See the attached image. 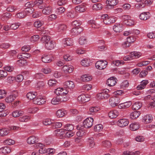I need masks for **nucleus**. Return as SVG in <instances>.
<instances>
[{
	"mask_svg": "<svg viewBox=\"0 0 155 155\" xmlns=\"http://www.w3.org/2000/svg\"><path fill=\"white\" fill-rule=\"evenodd\" d=\"M41 40L45 44V47L48 50H51L55 46V42L51 39V38L49 36H43Z\"/></svg>",
	"mask_w": 155,
	"mask_h": 155,
	"instance_id": "nucleus-1",
	"label": "nucleus"
},
{
	"mask_svg": "<svg viewBox=\"0 0 155 155\" xmlns=\"http://www.w3.org/2000/svg\"><path fill=\"white\" fill-rule=\"evenodd\" d=\"M108 62L105 60L98 61L95 63L96 67L99 70H103L106 67Z\"/></svg>",
	"mask_w": 155,
	"mask_h": 155,
	"instance_id": "nucleus-2",
	"label": "nucleus"
},
{
	"mask_svg": "<svg viewBox=\"0 0 155 155\" xmlns=\"http://www.w3.org/2000/svg\"><path fill=\"white\" fill-rule=\"evenodd\" d=\"M109 103L112 107L117 106L120 101V98L114 96L111 97L109 99Z\"/></svg>",
	"mask_w": 155,
	"mask_h": 155,
	"instance_id": "nucleus-3",
	"label": "nucleus"
},
{
	"mask_svg": "<svg viewBox=\"0 0 155 155\" xmlns=\"http://www.w3.org/2000/svg\"><path fill=\"white\" fill-rule=\"evenodd\" d=\"M93 119L92 117H90L87 118L83 122L84 127L86 128H90L93 125Z\"/></svg>",
	"mask_w": 155,
	"mask_h": 155,
	"instance_id": "nucleus-4",
	"label": "nucleus"
},
{
	"mask_svg": "<svg viewBox=\"0 0 155 155\" xmlns=\"http://www.w3.org/2000/svg\"><path fill=\"white\" fill-rule=\"evenodd\" d=\"M12 94L6 97L5 99L6 102L8 103H11L18 96V92L17 91H14Z\"/></svg>",
	"mask_w": 155,
	"mask_h": 155,
	"instance_id": "nucleus-5",
	"label": "nucleus"
},
{
	"mask_svg": "<svg viewBox=\"0 0 155 155\" xmlns=\"http://www.w3.org/2000/svg\"><path fill=\"white\" fill-rule=\"evenodd\" d=\"M118 3L117 0H107L106 1L107 4L106 8L107 9H110L114 8Z\"/></svg>",
	"mask_w": 155,
	"mask_h": 155,
	"instance_id": "nucleus-6",
	"label": "nucleus"
},
{
	"mask_svg": "<svg viewBox=\"0 0 155 155\" xmlns=\"http://www.w3.org/2000/svg\"><path fill=\"white\" fill-rule=\"evenodd\" d=\"M46 101L45 99L42 96H38L33 99V102L35 104L42 105L45 104Z\"/></svg>",
	"mask_w": 155,
	"mask_h": 155,
	"instance_id": "nucleus-7",
	"label": "nucleus"
},
{
	"mask_svg": "<svg viewBox=\"0 0 155 155\" xmlns=\"http://www.w3.org/2000/svg\"><path fill=\"white\" fill-rule=\"evenodd\" d=\"M83 30V29L82 27H74L71 29L70 34L72 36H77L80 34Z\"/></svg>",
	"mask_w": 155,
	"mask_h": 155,
	"instance_id": "nucleus-8",
	"label": "nucleus"
},
{
	"mask_svg": "<svg viewBox=\"0 0 155 155\" xmlns=\"http://www.w3.org/2000/svg\"><path fill=\"white\" fill-rule=\"evenodd\" d=\"M78 100L79 101L84 103L90 101V98L89 95L83 94L79 96Z\"/></svg>",
	"mask_w": 155,
	"mask_h": 155,
	"instance_id": "nucleus-9",
	"label": "nucleus"
},
{
	"mask_svg": "<svg viewBox=\"0 0 155 155\" xmlns=\"http://www.w3.org/2000/svg\"><path fill=\"white\" fill-rule=\"evenodd\" d=\"M128 120L125 118L120 119L117 122V125L122 127L126 126L128 124Z\"/></svg>",
	"mask_w": 155,
	"mask_h": 155,
	"instance_id": "nucleus-10",
	"label": "nucleus"
},
{
	"mask_svg": "<svg viewBox=\"0 0 155 155\" xmlns=\"http://www.w3.org/2000/svg\"><path fill=\"white\" fill-rule=\"evenodd\" d=\"M117 81V79L115 77H112L107 80L106 84L108 86H113L116 83Z\"/></svg>",
	"mask_w": 155,
	"mask_h": 155,
	"instance_id": "nucleus-11",
	"label": "nucleus"
},
{
	"mask_svg": "<svg viewBox=\"0 0 155 155\" xmlns=\"http://www.w3.org/2000/svg\"><path fill=\"white\" fill-rule=\"evenodd\" d=\"M113 29L116 33L120 32L123 31V25L119 23H116L114 26Z\"/></svg>",
	"mask_w": 155,
	"mask_h": 155,
	"instance_id": "nucleus-12",
	"label": "nucleus"
},
{
	"mask_svg": "<svg viewBox=\"0 0 155 155\" xmlns=\"http://www.w3.org/2000/svg\"><path fill=\"white\" fill-rule=\"evenodd\" d=\"M68 91H66V92H64V90L62 88H57L55 90L54 92L57 95L61 96V95H66L68 93Z\"/></svg>",
	"mask_w": 155,
	"mask_h": 155,
	"instance_id": "nucleus-13",
	"label": "nucleus"
},
{
	"mask_svg": "<svg viewBox=\"0 0 155 155\" xmlns=\"http://www.w3.org/2000/svg\"><path fill=\"white\" fill-rule=\"evenodd\" d=\"M38 138L37 137L32 136L29 137L27 140V142L28 144H31L35 143L38 142Z\"/></svg>",
	"mask_w": 155,
	"mask_h": 155,
	"instance_id": "nucleus-14",
	"label": "nucleus"
},
{
	"mask_svg": "<svg viewBox=\"0 0 155 155\" xmlns=\"http://www.w3.org/2000/svg\"><path fill=\"white\" fill-rule=\"evenodd\" d=\"M64 86L65 87L72 89H73L75 87L74 82L72 81H67L64 83Z\"/></svg>",
	"mask_w": 155,
	"mask_h": 155,
	"instance_id": "nucleus-15",
	"label": "nucleus"
},
{
	"mask_svg": "<svg viewBox=\"0 0 155 155\" xmlns=\"http://www.w3.org/2000/svg\"><path fill=\"white\" fill-rule=\"evenodd\" d=\"M5 107V106L3 103H0V117L6 116L7 114L4 111V109Z\"/></svg>",
	"mask_w": 155,
	"mask_h": 155,
	"instance_id": "nucleus-16",
	"label": "nucleus"
},
{
	"mask_svg": "<svg viewBox=\"0 0 155 155\" xmlns=\"http://www.w3.org/2000/svg\"><path fill=\"white\" fill-rule=\"evenodd\" d=\"M73 67L70 65H64L62 68V70L65 73H71L73 71Z\"/></svg>",
	"mask_w": 155,
	"mask_h": 155,
	"instance_id": "nucleus-17",
	"label": "nucleus"
},
{
	"mask_svg": "<svg viewBox=\"0 0 155 155\" xmlns=\"http://www.w3.org/2000/svg\"><path fill=\"white\" fill-rule=\"evenodd\" d=\"M150 16V14L149 12H144L140 15V18L143 20H146L149 19Z\"/></svg>",
	"mask_w": 155,
	"mask_h": 155,
	"instance_id": "nucleus-18",
	"label": "nucleus"
},
{
	"mask_svg": "<svg viewBox=\"0 0 155 155\" xmlns=\"http://www.w3.org/2000/svg\"><path fill=\"white\" fill-rule=\"evenodd\" d=\"M148 83V81L147 80H145L142 81L140 82V84L138 85L137 87V89L138 90H141L144 89Z\"/></svg>",
	"mask_w": 155,
	"mask_h": 155,
	"instance_id": "nucleus-19",
	"label": "nucleus"
},
{
	"mask_svg": "<svg viewBox=\"0 0 155 155\" xmlns=\"http://www.w3.org/2000/svg\"><path fill=\"white\" fill-rule=\"evenodd\" d=\"M51 57L49 55L45 54L42 56L41 58L42 61L44 63H49L51 61Z\"/></svg>",
	"mask_w": 155,
	"mask_h": 155,
	"instance_id": "nucleus-20",
	"label": "nucleus"
},
{
	"mask_svg": "<svg viewBox=\"0 0 155 155\" xmlns=\"http://www.w3.org/2000/svg\"><path fill=\"white\" fill-rule=\"evenodd\" d=\"M141 102L137 101L134 103L132 105V109L134 110H137L140 109L142 106Z\"/></svg>",
	"mask_w": 155,
	"mask_h": 155,
	"instance_id": "nucleus-21",
	"label": "nucleus"
},
{
	"mask_svg": "<svg viewBox=\"0 0 155 155\" xmlns=\"http://www.w3.org/2000/svg\"><path fill=\"white\" fill-rule=\"evenodd\" d=\"M118 112L116 110H114L109 112L108 115L109 117L111 119L116 118L118 115Z\"/></svg>",
	"mask_w": 155,
	"mask_h": 155,
	"instance_id": "nucleus-22",
	"label": "nucleus"
},
{
	"mask_svg": "<svg viewBox=\"0 0 155 155\" xmlns=\"http://www.w3.org/2000/svg\"><path fill=\"white\" fill-rule=\"evenodd\" d=\"M131 103L130 101H128L120 104L118 106L120 108L125 109L130 107L131 105Z\"/></svg>",
	"mask_w": 155,
	"mask_h": 155,
	"instance_id": "nucleus-23",
	"label": "nucleus"
},
{
	"mask_svg": "<svg viewBox=\"0 0 155 155\" xmlns=\"http://www.w3.org/2000/svg\"><path fill=\"white\" fill-rule=\"evenodd\" d=\"M37 94V93L36 92H35L34 93L33 92H30L27 93L26 96L28 99L30 100H32L33 101L36 97Z\"/></svg>",
	"mask_w": 155,
	"mask_h": 155,
	"instance_id": "nucleus-24",
	"label": "nucleus"
},
{
	"mask_svg": "<svg viewBox=\"0 0 155 155\" xmlns=\"http://www.w3.org/2000/svg\"><path fill=\"white\" fill-rule=\"evenodd\" d=\"M11 150L9 147H5L0 148V153L6 154L11 152Z\"/></svg>",
	"mask_w": 155,
	"mask_h": 155,
	"instance_id": "nucleus-25",
	"label": "nucleus"
},
{
	"mask_svg": "<svg viewBox=\"0 0 155 155\" xmlns=\"http://www.w3.org/2000/svg\"><path fill=\"white\" fill-rule=\"evenodd\" d=\"M86 7L84 5H81L77 6L75 8V9L77 12H83L85 11Z\"/></svg>",
	"mask_w": 155,
	"mask_h": 155,
	"instance_id": "nucleus-26",
	"label": "nucleus"
},
{
	"mask_svg": "<svg viewBox=\"0 0 155 155\" xmlns=\"http://www.w3.org/2000/svg\"><path fill=\"white\" fill-rule=\"evenodd\" d=\"M140 114L139 111H134L130 114V117L132 119H136L139 117Z\"/></svg>",
	"mask_w": 155,
	"mask_h": 155,
	"instance_id": "nucleus-27",
	"label": "nucleus"
},
{
	"mask_svg": "<svg viewBox=\"0 0 155 155\" xmlns=\"http://www.w3.org/2000/svg\"><path fill=\"white\" fill-rule=\"evenodd\" d=\"M130 58L134 59V58H137L140 57V53L138 52L133 51L130 53Z\"/></svg>",
	"mask_w": 155,
	"mask_h": 155,
	"instance_id": "nucleus-28",
	"label": "nucleus"
},
{
	"mask_svg": "<svg viewBox=\"0 0 155 155\" xmlns=\"http://www.w3.org/2000/svg\"><path fill=\"white\" fill-rule=\"evenodd\" d=\"M92 77L88 75L85 74L83 75L81 77V79L84 82L89 81L92 79Z\"/></svg>",
	"mask_w": 155,
	"mask_h": 155,
	"instance_id": "nucleus-29",
	"label": "nucleus"
},
{
	"mask_svg": "<svg viewBox=\"0 0 155 155\" xmlns=\"http://www.w3.org/2000/svg\"><path fill=\"white\" fill-rule=\"evenodd\" d=\"M12 14L8 12H6L3 13L1 16V19L3 20H8L12 16Z\"/></svg>",
	"mask_w": 155,
	"mask_h": 155,
	"instance_id": "nucleus-30",
	"label": "nucleus"
},
{
	"mask_svg": "<svg viewBox=\"0 0 155 155\" xmlns=\"http://www.w3.org/2000/svg\"><path fill=\"white\" fill-rule=\"evenodd\" d=\"M54 132L56 135L57 136L62 135L66 132V131L64 130V129H57L55 130Z\"/></svg>",
	"mask_w": 155,
	"mask_h": 155,
	"instance_id": "nucleus-31",
	"label": "nucleus"
},
{
	"mask_svg": "<svg viewBox=\"0 0 155 155\" xmlns=\"http://www.w3.org/2000/svg\"><path fill=\"white\" fill-rule=\"evenodd\" d=\"M9 131L7 128H3L0 129V136L4 137L7 135Z\"/></svg>",
	"mask_w": 155,
	"mask_h": 155,
	"instance_id": "nucleus-32",
	"label": "nucleus"
},
{
	"mask_svg": "<svg viewBox=\"0 0 155 155\" xmlns=\"http://www.w3.org/2000/svg\"><path fill=\"white\" fill-rule=\"evenodd\" d=\"M74 129V126L73 125L70 124H67L64 127V130L66 131H71Z\"/></svg>",
	"mask_w": 155,
	"mask_h": 155,
	"instance_id": "nucleus-33",
	"label": "nucleus"
},
{
	"mask_svg": "<svg viewBox=\"0 0 155 155\" xmlns=\"http://www.w3.org/2000/svg\"><path fill=\"white\" fill-rule=\"evenodd\" d=\"M113 19H114L113 18L111 17H108L106 20H104V21L103 22L106 25H109L115 22V20H113Z\"/></svg>",
	"mask_w": 155,
	"mask_h": 155,
	"instance_id": "nucleus-34",
	"label": "nucleus"
},
{
	"mask_svg": "<svg viewBox=\"0 0 155 155\" xmlns=\"http://www.w3.org/2000/svg\"><path fill=\"white\" fill-rule=\"evenodd\" d=\"M65 114L64 111L62 109H59L56 111V115L58 117H62Z\"/></svg>",
	"mask_w": 155,
	"mask_h": 155,
	"instance_id": "nucleus-35",
	"label": "nucleus"
},
{
	"mask_svg": "<svg viewBox=\"0 0 155 155\" xmlns=\"http://www.w3.org/2000/svg\"><path fill=\"white\" fill-rule=\"evenodd\" d=\"M51 12V8L50 7H45L42 11V13L46 15L50 14Z\"/></svg>",
	"mask_w": 155,
	"mask_h": 155,
	"instance_id": "nucleus-36",
	"label": "nucleus"
},
{
	"mask_svg": "<svg viewBox=\"0 0 155 155\" xmlns=\"http://www.w3.org/2000/svg\"><path fill=\"white\" fill-rule=\"evenodd\" d=\"M23 113L22 111L15 110L12 112V115L14 117H17L22 115Z\"/></svg>",
	"mask_w": 155,
	"mask_h": 155,
	"instance_id": "nucleus-37",
	"label": "nucleus"
},
{
	"mask_svg": "<svg viewBox=\"0 0 155 155\" xmlns=\"http://www.w3.org/2000/svg\"><path fill=\"white\" fill-rule=\"evenodd\" d=\"M153 117L149 115H147L143 118V120L146 123H149L152 121Z\"/></svg>",
	"mask_w": 155,
	"mask_h": 155,
	"instance_id": "nucleus-38",
	"label": "nucleus"
},
{
	"mask_svg": "<svg viewBox=\"0 0 155 155\" xmlns=\"http://www.w3.org/2000/svg\"><path fill=\"white\" fill-rule=\"evenodd\" d=\"M130 127L131 130L135 131L139 129V125L136 123H132L130 125Z\"/></svg>",
	"mask_w": 155,
	"mask_h": 155,
	"instance_id": "nucleus-39",
	"label": "nucleus"
},
{
	"mask_svg": "<svg viewBox=\"0 0 155 155\" xmlns=\"http://www.w3.org/2000/svg\"><path fill=\"white\" fill-rule=\"evenodd\" d=\"M64 44H66L67 46H72L73 45L72 40L70 38H67L64 40Z\"/></svg>",
	"mask_w": 155,
	"mask_h": 155,
	"instance_id": "nucleus-40",
	"label": "nucleus"
},
{
	"mask_svg": "<svg viewBox=\"0 0 155 155\" xmlns=\"http://www.w3.org/2000/svg\"><path fill=\"white\" fill-rule=\"evenodd\" d=\"M65 11V9L63 7H61L57 8L56 12L57 14L61 15L64 13Z\"/></svg>",
	"mask_w": 155,
	"mask_h": 155,
	"instance_id": "nucleus-41",
	"label": "nucleus"
},
{
	"mask_svg": "<svg viewBox=\"0 0 155 155\" xmlns=\"http://www.w3.org/2000/svg\"><path fill=\"white\" fill-rule=\"evenodd\" d=\"M130 39L129 37L127 38V41L124 42V43L122 44V46L124 48H127V47H129L131 45L130 41L129 39Z\"/></svg>",
	"mask_w": 155,
	"mask_h": 155,
	"instance_id": "nucleus-42",
	"label": "nucleus"
},
{
	"mask_svg": "<svg viewBox=\"0 0 155 155\" xmlns=\"http://www.w3.org/2000/svg\"><path fill=\"white\" fill-rule=\"evenodd\" d=\"M66 26L64 24H61L58 27V31L61 32L66 30Z\"/></svg>",
	"mask_w": 155,
	"mask_h": 155,
	"instance_id": "nucleus-43",
	"label": "nucleus"
},
{
	"mask_svg": "<svg viewBox=\"0 0 155 155\" xmlns=\"http://www.w3.org/2000/svg\"><path fill=\"white\" fill-rule=\"evenodd\" d=\"M81 24V22L79 21L76 20L73 21L72 23V25L74 27L78 28L81 27L80 26Z\"/></svg>",
	"mask_w": 155,
	"mask_h": 155,
	"instance_id": "nucleus-44",
	"label": "nucleus"
},
{
	"mask_svg": "<svg viewBox=\"0 0 155 155\" xmlns=\"http://www.w3.org/2000/svg\"><path fill=\"white\" fill-rule=\"evenodd\" d=\"M89 60L87 59L83 60L81 62V65L84 67L88 66L89 64Z\"/></svg>",
	"mask_w": 155,
	"mask_h": 155,
	"instance_id": "nucleus-45",
	"label": "nucleus"
},
{
	"mask_svg": "<svg viewBox=\"0 0 155 155\" xmlns=\"http://www.w3.org/2000/svg\"><path fill=\"white\" fill-rule=\"evenodd\" d=\"M26 15L25 12H22L18 13L16 15V17L19 18H24Z\"/></svg>",
	"mask_w": 155,
	"mask_h": 155,
	"instance_id": "nucleus-46",
	"label": "nucleus"
},
{
	"mask_svg": "<svg viewBox=\"0 0 155 155\" xmlns=\"http://www.w3.org/2000/svg\"><path fill=\"white\" fill-rule=\"evenodd\" d=\"M4 143L5 144L10 145L14 144L15 143V142L14 140L11 139H8L4 140Z\"/></svg>",
	"mask_w": 155,
	"mask_h": 155,
	"instance_id": "nucleus-47",
	"label": "nucleus"
},
{
	"mask_svg": "<svg viewBox=\"0 0 155 155\" xmlns=\"http://www.w3.org/2000/svg\"><path fill=\"white\" fill-rule=\"evenodd\" d=\"M86 42L87 38L84 36H81L79 38V42L80 45H83L86 43Z\"/></svg>",
	"mask_w": 155,
	"mask_h": 155,
	"instance_id": "nucleus-48",
	"label": "nucleus"
},
{
	"mask_svg": "<svg viewBox=\"0 0 155 155\" xmlns=\"http://www.w3.org/2000/svg\"><path fill=\"white\" fill-rule=\"evenodd\" d=\"M58 82L56 81L53 80L52 79L50 80L48 82V84L49 86L51 87H54L56 86Z\"/></svg>",
	"mask_w": 155,
	"mask_h": 155,
	"instance_id": "nucleus-49",
	"label": "nucleus"
},
{
	"mask_svg": "<svg viewBox=\"0 0 155 155\" xmlns=\"http://www.w3.org/2000/svg\"><path fill=\"white\" fill-rule=\"evenodd\" d=\"M102 145L105 147L108 148L111 146V144L109 141L105 140L102 142Z\"/></svg>",
	"mask_w": 155,
	"mask_h": 155,
	"instance_id": "nucleus-50",
	"label": "nucleus"
},
{
	"mask_svg": "<svg viewBox=\"0 0 155 155\" xmlns=\"http://www.w3.org/2000/svg\"><path fill=\"white\" fill-rule=\"evenodd\" d=\"M102 5L100 3H96L93 6V9L99 10L102 8Z\"/></svg>",
	"mask_w": 155,
	"mask_h": 155,
	"instance_id": "nucleus-51",
	"label": "nucleus"
},
{
	"mask_svg": "<svg viewBox=\"0 0 155 155\" xmlns=\"http://www.w3.org/2000/svg\"><path fill=\"white\" fill-rule=\"evenodd\" d=\"M134 21L133 20L131 19L130 18L127 20L124 21V24L129 26L134 25Z\"/></svg>",
	"mask_w": 155,
	"mask_h": 155,
	"instance_id": "nucleus-52",
	"label": "nucleus"
},
{
	"mask_svg": "<svg viewBox=\"0 0 155 155\" xmlns=\"http://www.w3.org/2000/svg\"><path fill=\"white\" fill-rule=\"evenodd\" d=\"M103 128V125L101 124L97 125L94 127V130L95 131H101Z\"/></svg>",
	"mask_w": 155,
	"mask_h": 155,
	"instance_id": "nucleus-53",
	"label": "nucleus"
},
{
	"mask_svg": "<svg viewBox=\"0 0 155 155\" xmlns=\"http://www.w3.org/2000/svg\"><path fill=\"white\" fill-rule=\"evenodd\" d=\"M38 110V108L34 107L29 108L28 111L29 113L34 114L37 112Z\"/></svg>",
	"mask_w": 155,
	"mask_h": 155,
	"instance_id": "nucleus-54",
	"label": "nucleus"
},
{
	"mask_svg": "<svg viewBox=\"0 0 155 155\" xmlns=\"http://www.w3.org/2000/svg\"><path fill=\"white\" fill-rule=\"evenodd\" d=\"M58 98L59 99L60 102L61 101H66L68 99L66 97V95H61V96L59 95H57Z\"/></svg>",
	"mask_w": 155,
	"mask_h": 155,
	"instance_id": "nucleus-55",
	"label": "nucleus"
},
{
	"mask_svg": "<svg viewBox=\"0 0 155 155\" xmlns=\"http://www.w3.org/2000/svg\"><path fill=\"white\" fill-rule=\"evenodd\" d=\"M39 36L38 35H33L31 37L30 40L31 42H34L35 41H38L39 39Z\"/></svg>",
	"mask_w": 155,
	"mask_h": 155,
	"instance_id": "nucleus-56",
	"label": "nucleus"
},
{
	"mask_svg": "<svg viewBox=\"0 0 155 155\" xmlns=\"http://www.w3.org/2000/svg\"><path fill=\"white\" fill-rule=\"evenodd\" d=\"M51 103L54 105L58 104L60 102L59 99L58 98L57 96L53 98L51 100Z\"/></svg>",
	"mask_w": 155,
	"mask_h": 155,
	"instance_id": "nucleus-57",
	"label": "nucleus"
},
{
	"mask_svg": "<svg viewBox=\"0 0 155 155\" xmlns=\"http://www.w3.org/2000/svg\"><path fill=\"white\" fill-rule=\"evenodd\" d=\"M10 46V45L8 43H3L0 45V48L3 49L8 48Z\"/></svg>",
	"mask_w": 155,
	"mask_h": 155,
	"instance_id": "nucleus-58",
	"label": "nucleus"
},
{
	"mask_svg": "<svg viewBox=\"0 0 155 155\" xmlns=\"http://www.w3.org/2000/svg\"><path fill=\"white\" fill-rule=\"evenodd\" d=\"M21 25V23H16L13 24L10 26V28L13 30H16Z\"/></svg>",
	"mask_w": 155,
	"mask_h": 155,
	"instance_id": "nucleus-59",
	"label": "nucleus"
},
{
	"mask_svg": "<svg viewBox=\"0 0 155 155\" xmlns=\"http://www.w3.org/2000/svg\"><path fill=\"white\" fill-rule=\"evenodd\" d=\"M8 74L6 71L5 70H0V78H3L7 76Z\"/></svg>",
	"mask_w": 155,
	"mask_h": 155,
	"instance_id": "nucleus-60",
	"label": "nucleus"
},
{
	"mask_svg": "<svg viewBox=\"0 0 155 155\" xmlns=\"http://www.w3.org/2000/svg\"><path fill=\"white\" fill-rule=\"evenodd\" d=\"M124 62L123 61L116 60L115 61H113L112 62V64H114L116 66H118L120 64H121L122 63L124 64Z\"/></svg>",
	"mask_w": 155,
	"mask_h": 155,
	"instance_id": "nucleus-61",
	"label": "nucleus"
},
{
	"mask_svg": "<svg viewBox=\"0 0 155 155\" xmlns=\"http://www.w3.org/2000/svg\"><path fill=\"white\" fill-rule=\"evenodd\" d=\"M62 125V123L59 122H56L52 124L53 127H54L55 128H60L61 127Z\"/></svg>",
	"mask_w": 155,
	"mask_h": 155,
	"instance_id": "nucleus-62",
	"label": "nucleus"
},
{
	"mask_svg": "<svg viewBox=\"0 0 155 155\" xmlns=\"http://www.w3.org/2000/svg\"><path fill=\"white\" fill-rule=\"evenodd\" d=\"M23 79V76L21 74L18 75L17 76L15 80L17 82H21Z\"/></svg>",
	"mask_w": 155,
	"mask_h": 155,
	"instance_id": "nucleus-63",
	"label": "nucleus"
},
{
	"mask_svg": "<svg viewBox=\"0 0 155 155\" xmlns=\"http://www.w3.org/2000/svg\"><path fill=\"white\" fill-rule=\"evenodd\" d=\"M43 23L38 21H36L34 23V26L36 28H39L42 25Z\"/></svg>",
	"mask_w": 155,
	"mask_h": 155,
	"instance_id": "nucleus-64",
	"label": "nucleus"
}]
</instances>
